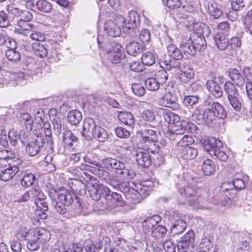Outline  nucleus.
<instances>
[{
    "mask_svg": "<svg viewBox=\"0 0 252 252\" xmlns=\"http://www.w3.org/2000/svg\"><path fill=\"white\" fill-rule=\"evenodd\" d=\"M177 187L181 194L188 199V203L195 209L212 210L215 209V205L211 204L206 201L205 196V193L201 189H196L190 185L185 188H180V185L176 184Z\"/></svg>",
    "mask_w": 252,
    "mask_h": 252,
    "instance_id": "nucleus-1",
    "label": "nucleus"
},
{
    "mask_svg": "<svg viewBox=\"0 0 252 252\" xmlns=\"http://www.w3.org/2000/svg\"><path fill=\"white\" fill-rule=\"evenodd\" d=\"M161 220L159 216L154 215L143 221L142 232L146 237H152L157 241H160L165 236L167 231L166 227L158 224Z\"/></svg>",
    "mask_w": 252,
    "mask_h": 252,
    "instance_id": "nucleus-2",
    "label": "nucleus"
},
{
    "mask_svg": "<svg viewBox=\"0 0 252 252\" xmlns=\"http://www.w3.org/2000/svg\"><path fill=\"white\" fill-rule=\"evenodd\" d=\"M193 32L189 39L194 45L197 51H204L206 48L205 37H208L211 32L209 27L204 23H196L193 26Z\"/></svg>",
    "mask_w": 252,
    "mask_h": 252,
    "instance_id": "nucleus-3",
    "label": "nucleus"
},
{
    "mask_svg": "<svg viewBox=\"0 0 252 252\" xmlns=\"http://www.w3.org/2000/svg\"><path fill=\"white\" fill-rule=\"evenodd\" d=\"M102 162L107 169L110 168L115 169L117 174L122 179L131 180L135 177L134 170L118 159L106 158L103 159Z\"/></svg>",
    "mask_w": 252,
    "mask_h": 252,
    "instance_id": "nucleus-4",
    "label": "nucleus"
},
{
    "mask_svg": "<svg viewBox=\"0 0 252 252\" xmlns=\"http://www.w3.org/2000/svg\"><path fill=\"white\" fill-rule=\"evenodd\" d=\"M204 149L214 159L225 162L228 159L226 153L221 149L222 142L214 137H211L205 141Z\"/></svg>",
    "mask_w": 252,
    "mask_h": 252,
    "instance_id": "nucleus-5",
    "label": "nucleus"
},
{
    "mask_svg": "<svg viewBox=\"0 0 252 252\" xmlns=\"http://www.w3.org/2000/svg\"><path fill=\"white\" fill-rule=\"evenodd\" d=\"M57 200L55 201V208L61 215H64L67 211L65 206H70L73 202L74 195L64 188H60L56 192Z\"/></svg>",
    "mask_w": 252,
    "mask_h": 252,
    "instance_id": "nucleus-6",
    "label": "nucleus"
},
{
    "mask_svg": "<svg viewBox=\"0 0 252 252\" xmlns=\"http://www.w3.org/2000/svg\"><path fill=\"white\" fill-rule=\"evenodd\" d=\"M195 233L192 230H189L177 240L176 247L179 252H195L193 245Z\"/></svg>",
    "mask_w": 252,
    "mask_h": 252,
    "instance_id": "nucleus-7",
    "label": "nucleus"
},
{
    "mask_svg": "<svg viewBox=\"0 0 252 252\" xmlns=\"http://www.w3.org/2000/svg\"><path fill=\"white\" fill-rule=\"evenodd\" d=\"M34 135H36V137L26 146L27 154L32 157L36 156L40 152L45 143V138L43 134L36 131Z\"/></svg>",
    "mask_w": 252,
    "mask_h": 252,
    "instance_id": "nucleus-8",
    "label": "nucleus"
},
{
    "mask_svg": "<svg viewBox=\"0 0 252 252\" xmlns=\"http://www.w3.org/2000/svg\"><path fill=\"white\" fill-rule=\"evenodd\" d=\"M30 193H31V199L34 201L37 207L43 211L48 210V204L45 201L46 196L39 187L32 188L30 190Z\"/></svg>",
    "mask_w": 252,
    "mask_h": 252,
    "instance_id": "nucleus-9",
    "label": "nucleus"
},
{
    "mask_svg": "<svg viewBox=\"0 0 252 252\" xmlns=\"http://www.w3.org/2000/svg\"><path fill=\"white\" fill-rule=\"evenodd\" d=\"M90 170L92 171V174L102 180L105 181L113 188L119 189L120 182L117 180L113 179L108 170H106L105 168H99L98 167L91 168Z\"/></svg>",
    "mask_w": 252,
    "mask_h": 252,
    "instance_id": "nucleus-10",
    "label": "nucleus"
},
{
    "mask_svg": "<svg viewBox=\"0 0 252 252\" xmlns=\"http://www.w3.org/2000/svg\"><path fill=\"white\" fill-rule=\"evenodd\" d=\"M215 45L218 50L230 56L229 40L225 34L218 32L214 37Z\"/></svg>",
    "mask_w": 252,
    "mask_h": 252,
    "instance_id": "nucleus-11",
    "label": "nucleus"
},
{
    "mask_svg": "<svg viewBox=\"0 0 252 252\" xmlns=\"http://www.w3.org/2000/svg\"><path fill=\"white\" fill-rule=\"evenodd\" d=\"M96 123L91 118H87L85 119L83 125V131L82 134L86 137L88 140L91 139L94 134V131L96 130L97 126Z\"/></svg>",
    "mask_w": 252,
    "mask_h": 252,
    "instance_id": "nucleus-12",
    "label": "nucleus"
},
{
    "mask_svg": "<svg viewBox=\"0 0 252 252\" xmlns=\"http://www.w3.org/2000/svg\"><path fill=\"white\" fill-rule=\"evenodd\" d=\"M83 158L85 162L92 164L94 166H90L83 163L78 167L80 170H87L92 173V171L90 170L91 168L98 167L99 168H105L104 167L102 166L101 164L97 163L95 155L92 153H87Z\"/></svg>",
    "mask_w": 252,
    "mask_h": 252,
    "instance_id": "nucleus-13",
    "label": "nucleus"
},
{
    "mask_svg": "<svg viewBox=\"0 0 252 252\" xmlns=\"http://www.w3.org/2000/svg\"><path fill=\"white\" fill-rule=\"evenodd\" d=\"M21 237L27 241V248L31 251H35L38 250L41 245L37 237H35L32 229L27 232L25 235H21Z\"/></svg>",
    "mask_w": 252,
    "mask_h": 252,
    "instance_id": "nucleus-14",
    "label": "nucleus"
},
{
    "mask_svg": "<svg viewBox=\"0 0 252 252\" xmlns=\"http://www.w3.org/2000/svg\"><path fill=\"white\" fill-rule=\"evenodd\" d=\"M8 137L10 144L13 146H15L19 140H21L22 143L26 145L28 142L27 139L28 137V133L22 130L18 134L17 131L11 130L9 131Z\"/></svg>",
    "mask_w": 252,
    "mask_h": 252,
    "instance_id": "nucleus-15",
    "label": "nucleus"
},
{
    "mask_svg": "<svg viewBox=\"0 0 252 252\" xmlns=\"http://www.w3.org/2000/svg\"><path fill=\"white\" fill-rule=\"evenodd\" d=\"M162 104L165 107L172 108L174 110H178L180 105L177 103V98L175 94L171 92H168L164 94L162 98Z\"/></svg>",
    "mask_w": 252,
    "mask_h": 252,
    "instance_id": "nucleus-16",
    "label": "nucleus"
},
{
    "mask_svg": "<svg viewBox=\"0 0 252 252\" xmlns=\"http://www.w3.org/2000/svg\"><path fill=\"white\" fill-rule=\"evenodd\" d=\"M140 24V16L135 11L129 12L126 21V32L128 30L134 29Z\"/></svg>",
    "mask_w": 252,
    "mask_h": 252,
    "instance_id": "nucleus-17",
    "label": "nucleus"
},
{
    "mask_svg": "<svg viewBox=\"0 0 252 252\" xmlns=\"http://www.w3.org/2000/svg\"><path fill=\"white\" fill-rule=\"evenodd\" d=\"M135 158L138 164L142 167L148 168L151 165L152 157L143 150L136 153Z\"/></svg>",
    "mask_w": 252,
    "mask_h": 252,
    "instance_id": "nucleus-18",
    "label": "nucleus"
},
{
    "mask_svg": "<svg viewBox=\"0 0 252 252\" xmlns=\"http://www.w3.org/2000/svg\"><path fill=\"white\" fill-rule=\"evenodd\" d=\"M105 32L110 36H119L122 32L121 28L112 20L107 21L104 24Z\"/></svg>",
    "mask_w": 252,
    "mask_h": 252,
    "instance_id": "nucleus-19",
    "label": "nucleus"
},
{
    "mask_svg": "<svg viewBox=\"0 0 252 252\" xmlns=\"http://www.w3.org/2000/svg\"><path fill=\"white\" fill-rule=\"evenodd\" d=\"M18 26V28L15 29V32L25 35H27L31 32H33L35 29L34 25L30 22L23 20H19Z\"/></svg>",
    "mask_w": 252,
    "mask_h": 252,
    "instance_id": "nucleus-20",
    "label": "nucleus"
},
{
    "mask_svg": "<svg viewBox=\"0 0 252 252\" xmlns=\"http://www.w3.org/2000/svg\"><path fill=\"white\" fill-rule=\"evenodd\" d=\"M207 106L210 107L213 113L216 115V118L224 119L226 118L227 112L221 104L217 102H208Z\"/></svg>",
    "mask_w": 252,
    "mask_h": 252,
    "instance_id": "nucleus-21",
    "label": "nucleus"
},
{
    "mask_svg": "<svg viewBox=\"0 0 252 252\" xmlns=\"http://www.w3.org/2000/svg\"><path fill=\"white\" fill-rule=\"evenodd\" d=\"M68 185L72 191L76 194L82 195L86 193L87 184L76 179H70Z\"/></svg>",
    "mask_w": 252,
    "mask_h": 252,
    "instance_id": "nucleus-22",
    "label": "nucleus"
},
{
    "mask_svg": "<svg viewBox=\"0 0 252 252\" xmlns=\"http://www.w3.org/2000/svg\"><path fill=\"white\" fill-rule=\"evenodd\" d=\"M206 86L210 93L216 98H220L223 92L219 84L214 80H209L206 82Z\"/></svg>",
    "mask_w": 252,
    "mask_h": 252,
    "instance_id": "nucleus-23",
    "label": "nucleus"
},
{
    "mask_svg": "<svg viewBox=\"0 0 252 252\" xmlns=\"http://www.w3.org/2000/svg\"><path fill=\"white\" fill-rule=\"evenodd\" d=\"M216 121V115L213 113L210 107L205 108L202 112L200 124L211 126Z\"/></svg>",
    "mask_w": 252,
    "mask_h": 252,
    "instance_id": "nucleus-24",
    "label": "nucleus"
},
{
    "mask_svg": "<svg viewBox=\"0 0 252 252\" xmlns=\"http://www.w3.org/2000/svg\"><path fill=\"white\" fill-rule=\"evenodd\" d=\"M35 237H37L41 244H44L49 241L51 238V234L49 230L43 228H36L32 229Z\"/></svg>",
    "mask_w": 252,
    "mask_h": 252,
    "instance_id": "nucleus-25",
    "label": "nucleus"
},
{
    "mask_svg": "<svg viewBox=\"0 0 252 252\" xmlns=\"http://www.w3.org/2000/svg\"><path fill=\"white\" fill-rule=\"evenodd\" d=\"M157 133L155 130L150 128H145L141 131L140 145L143 143L157 141Z\"/></svg>",
    "mask_w": 252,
    "mask_h": 252,
    "instance_id": "nucleus-26",
    "label": "nucleus"
},
{
    "mask_svg": "<svg viewBox=\"0 0 252 252\" xmlns=\"http://www.w3.org/2000/svg\"><path fill=\"white\" fill-rule=\"evenodd\" d=\"M103 241L105 242L104 244V252H119L120 249V245L123 243L125 244V241L118 240L116 241L115 245H113L110 243V240L109 238H103Z\"/></svg>",
    "mask_w": 252,
    "mask_h": 252,
    "instance_id": "nucleus-27",
    "label": "nucleus"
},
{
    "mask_svg": "<svg viewBox=\"0 0 252 252\" xmlns=\"http://www.w3.org/2000/svg\"><path fill=\"white\" fill-rule=\"evenodd\" d=\"M197 155V150L191 146L183 147L180 151L181 157L185 160L193 159Z\"/></svg>",
    "mask_w": 252,
    "mask_h": 252,
    "instance_id": "nucleus-28",
    "label": "nucleus"
},
{
    "mask_svg": "<svg viewBox=\"0 0 252 252\" xmlns=\"http://www.w3.org/2000/svg\"><path fill=\"white\" fill-rule=\"evenodd\" d=\"M19 171V168L17 166H11L0 172V178L3 181H8L12 179Z\"/></svg>",
    "mask_w": 252,
    "mask_h": 252,
    "instance_id": "nucleus-29",
    "label": "nucleus"
},
{
    "mask_svg": "<svg viewBox=\"0 0 252 252\" xmlns=\"http://www.w3.org/2000/svg\"><path fill=\"white\" fill-rule=\"evenodd\" d=\"M140 148L146 152H148L149 154L152 153L155 155L159 152V146L157 143V141L148 142L143 143L140 145Z\"/></svg>",
    "mask_w": 252,
    "mask_h": 252,
    "instance_id": "nucleus-30",
    "label": "nucleus"
},
{
    "mask_svg": "<svg viewBox=\"0 0 252 252\" xmlns=\"http://www.w3.org/2000/svg\"><path fill=\"white\" fill-rule=\"evenodd\" d=\"M118 118L122 123L130 127H133V126L134 125V117L129 112H120L118 114Z\"/></svg>",
    "mask_w": 252,
    "mask_h": 252,
    "instance_id": "nucleus-31",
    "label": "nucleus"
},
{
    "mask_svg": "<svg viewBox=\"0 0 252 252\" xmlns=\"http://www.w3.org/2000/svg\"><path fill=\"white\" fill-rule=\"evenodd\" d=\"M229 76L236 86L241 87L245 83V80L243 76L240 74L238 70L236 69H231L229 71Z\"/></svg>",
    "mask_w": 252,
    "mask_h": 252,
    "instance_id": "nucleus-32",
    "label": "nucleus"
},
{
    "mask_svg": "<svg viewBox=\"0 0 252 252\" xmlns=\"http://www.w3.org/2000/svg\"><path fill=\"white\" fill-rule=\"evenodd\" d=\"M180 49L185 55L187 54L191 56H194L198 52L195 48L194 45L189 39L187 42L183 43L180 45Z\"/></svg>",
    "mask_w": 252,
    "mask_h": 252,
    "instance_id": "nucleus-33",
    "label": "nucleus"
},
{
    "mask_svg": "<svg viewBox=\"0 0 252 252\" xmlns=\"http://www.w3.org/2000/svg\"><path fill=\"white\" fill-rule=\"evenodd\" d=\"M127 53L132 56H136L140 54L142 51V47L137 42L129 43L126 46Z\"/></svg>",
    "mask_w": 252,
    "mask_h": 252,
    "instance_id": "nucleus-34",
    "label": "nucleus"
},
{
    "mask_svg": "<svg viewBox=\"0 0 252 252\" xmlns=\"http://www.w3.org/2000/svg\"><path fill=\"white\" fill-rule=\"evenodd\" d=\"M179 60H175L174 61H168L160 58L159 59V63L162 68L170 70L172 68H176L179 69L181 62Z\"/></svg>",
    "mask_w": 252,
    "mask_h": 252,
    "instance_id": "nucleus-35",
    "label": "nucleus"
},
{
    "mask_svg": "<svg viewBox=\"0 0 252 252\" xmlns=\"http://www.w3.org/2000/svg\"><path fill=\"white\" fill-rule=\"evenodd\" d=\"M167 53L169 57H172L174 60H181L183 57V55L181 50L179 49L174 44H169L167 47Z\"/></svg>",
    "mask_w": 252,
    "mask_h": 252,
    "instance_id": "nucleus-36",
    "label": "nucleus"
},
{
    "mask_svg": "<svg viewBox=\"0 0 252 252\" xmlns=\"http://www.w3.org/2000/svg\"><path fill=\"white\" fill-rule=\"evenodd\" d=\"M187 227L186 222L182 219L177 220L172 226L171 230L174 235L180 234L184 231Z\"/></svg>",
    "mask_w": 252,
    "mask_h": 252,
    "instance_id": "nucleus-37",
    "label": "nucleus"
},
{
    "mask_svg": "<svg viewBox=\"0 0 252 252\" xmlns=\"http://www.w3.org/2000/svg\"><path fill=\"white\" fill-rule=\"evenodd\" d=\"M202 170L205 175L210 176L215 171V165L211 159H206L203 163Z\"/></svg>",
    "mask_w": 252,
    "mask_h": 252,
    "instance_id": "nucleus-38",
    "label": "nucleus"
},
{
    "mask_svg": "<svg viewBox=\"0 0 252 252\" xmlns=\"http://www.w3.org/2000/svg\"><path fill=\"white\" fill-rule=\"evenodd\" d=\"M81 113L77 110L71 111L68 114L67 120L72 125H78L82 120Z\"/></svg>",
    "mask_w": 252,
    "mask_h": 252,
    "instance_id": "nucleus-39",
    "label": "nucleus"
},
{
    "mask_svg": "<svg viewBox=\"0 0 252 252\" xmlns=\"http://www.w3.org/2000/svg\"><path fill=\"white\" fill-rule=\"evenodd\" d=\"M32 48L34 53L41 58H44L47 55V49L39 42H35L32 43Z\"/></svg>",
    "mask_w": 252,
    "mask_h": 252,
    "instance_id": "nucleus-40",
    "label": "nucleus"
},
{
    "mask_svg": "<svg viewBox=\"0 0 252 252\" xmlns=\"http://www.w3.org/2000/svg\"><path fill=\"white\" fill-rule=\"evenodd\" d=\"M35 6L39 11L44 13H49L52 9L51 3L46 0H38L35 3Z\"/></svg>",
    "mask_w": 252,
    "mask_h": 252,
    "instance_id": "nucleus-41",
    "label": "nucleus"
},
{
    "mask_svg": "<svg viewBox=\"0 0 252 252\" xmlns=\"http://www.w3.org/2000/svg\"><path fill=\"white\" fill-rule=\"evenodd\" d=\"M223 87L224 92L227 94L228 98L239 94L237 89L231 82H226Z\"/></svg>",
    "mask_w": 252,
    "mask_h": 252,
    "instance_id": "nucleus-42",
    "label": "nucleus"
},
{
    "mask_svg": "<svg viewBox=\"0 0 252 252\" xmlns=\"http://www.w3.org/2000/svg\"><path fill=\"white\" fill-rule=\"evenodd\" d=\"M132 184L136 189L142 200L149 195L151 188L149 186L142 184H138L137 185H134L133 183Z\"/></svg>",
    "mask_w": 252,
    "mask_h": 252,
    "instance_id": "nucleus-43",
    "label": "nucleus"
},
{
    "mask_svg": "<svg viewBox=\"0 0 252 252\" xmlns=\"http://www.w3.org/2000/svg\"><path fill=\"white\" fill-rule=\"evenodd\" d=\"M17 42L6 35L0 33V46H5L6 48L16 47Z\"/></svg>",
    "mask_w": 252,
    "mask_h": 252,
    "instance_id": "nucleus-44",
    "label": "nucleus"
},
{
    "mask_svg": "<svg viewBox=\"0 0 252 252\" xmlns=\"http://www.w3.org/2000/svg\"><path fill=\"white\" fill-rule=\"evenodd\" d=\"M15 158L14 153L10 150L0 151V165L5 166L4 164L5 161L8 162Z\"/></svg>",
    "mask_w": 252,
    "mask_h": 252,
    "instance_id": "nucleus-45",
    "label": "nucleus"
},
{
    "mask_svg": "<svg viewBox=\"0 0 252 252\" xmlns=\"http://www.w3.org/2000/svg\"><path fill=\"white\" fill-rule=\"evenodd\" d=\"M16 47L17 46L14 47L7 48L8 49L5 52V56L9 61L16 62L21 59L20 53L15 50Z\"/></svg>",
    "mask_w": 252,
    "mask_h": 252,
    "instance_id": "nucleus-46",
    "label": "nucleus"
},
{
    "mask_svg": "<svg viewBox=\"0 0 252 252\" xmlns=\"http://www.w3.org/2000/svg\"><path fill=\"white\" fill-rule=\"evenodd\" d=\"M94 134H93V137L95 138L100 142H104L108 138V134L107 131L103 128L98 126L96 130L94 131Z\"/></svg>",
    "mask_w": 252,
    "mask_h": 252,
    "instance_id": "nucleus-47",
    "label": "nucleus"
},
{
    "mask_svg": "<svg viewBox=\"0 0 252 252\" xmlns=\"http://www.w3.org/2000/svg\"><path fill=\"white\" fill-rule=\"evenodd\" d=\"M241 45V40L238 36H234L229 41L230 56H233L236 53V50Z\"/></svg>",
    "mask_w": 252,
    "mask_h": 252,
    "instance_id": "nucleus-48",
    "label": "nucleus"
},
{
    "mask_svg": "<svg viewBox=\"0 0 252 252\" xmlns=\"http://www.w3.org/2000/svg\"><path fill=\"white\" fill-rule=\"evenodd\" d=\"M126 197L129 200L131 203L134 204L140 203L142 201V199L140 197L139 193L135 188L131 189L130 192L126 194Z\"/></svg>",
    "mask_w": 252,
    "mask_h": 252,
    "instance_id": "nucleus-49",
    "label": "nucleus"
},
{
    "mask_svg": "<svg viewBox=\"0 0 252 252\" xmlns=\"http://www.w3.org/2000/svg\"><path fill=\"white\" fill-rule=\"evenodd\" d=\"M163 117L164 120L169 124H175L180 120V118L178 115L171 112L164 113Z\"/></svg>",
    "mask_w": 252,
    "mask_h": 252,
    "instance_id": "nucleus-50",
    "label": "nucleus"
},
{
    "mask_svg": "<svg viewBox=\"0 0 252 252\" xmlns=\"http://www.w3.org/2000/svg\"><path fill=\"white\" fill-rule=\"evenodd\" d=\"M145 84L148 90L155 91L159 89L160 84L154 77L147 79L145 81Z\"/></svg>",
    "mask_w": 252,
    "mask_h": 252,
    "instance_id": "nucleus-51",
    "label": "nucleus"
},
{
    "mask_svg": "<svg viewBox=\"0 0 252 252\" xmlns=\"http://www.w3.org/2000/svg\"><path fill=\"white\" fill-rule=\"evenodd\" d=\"M156 117V113L154 109H145L141 113L142 119L147 122H153Z\"/></svg>",
    "mask_w": 252,
    "mask_h": 252,
    "instance_id": "nucleus-52",
    "label": "nucleus"
},
{
    "mask_svg": "<svg viewBox=\"0 0 252 252\" xmlns=\"http://www.w3.org/2000/svg\"><path fill=\"white\" fill-rule=\"evenodd\" d=\"M35 179V176L32 173L25 174L21 181L22 187L25 188L32 186Z\"/></svg>",
    "mask_w": 252,
    "mask_h": 252,
    "instance_id": "nucleus-53",
    "label": "nucleus"
},
{
    "mask_svg": "<svg viewBox=\"0 0 252 252\" xmlns=\"http://www.w3.org/2000/svg\"><path fill=\"white\" fill-rule=\"evenodd\" d=\"M141 60L143 64L149 66L155 63L156 58L153 53L148 52L143 55Z\"/></svg>",
    "mask_w": 252,
    "mask_h": 252,
    "instance_id": "nucleus-54",
    "label": "nucleus"
},
{
    "mask_svg": "<svg viewBox=\"0 0 252 252\" xmlns=\"http://www.w3.org/2000/svg\"><path fill=\"white\" fill-rule=\"evenodd\" d=\"M83 248L81 244L73 243L64 246L63 252H81Z\"/></svg>",
    "mask_w": 252,
    "mask_h": 252,
    "instance_id": "nucleus-55",
    "label": "nucleus"
},
{
    "mask_svg": "<svg viewBox=\"0 0 252 252\" xmlns=\"http://www.w3.org/2000/svg\"><path fill=\"white\" fill-rule=\"evenodd\" d=\"M165 68L159 70L155 74V78L160 84H163L166 82L168 77V74Z\"/></svg>",
    "mask_w": 252,
    "mask_h": 252,
    "instance_id": "nucleus-56",
    "label": "nucleus"
},
{
    "mask_svg": "<svg viewBox=\"0 0 252 252\" xmlns=\"http://www.w3.org/2000/svg\"><path fill=\"white\" fill-rule=\"evenodd\" d=\"M228 99L230 104L234 109L236 111H239L241 110L242 108V103L240 99V96L239 94L238 95L233 96V97Z\"/></svg>",
    "mask_w": 252,
    "mask_h": 252,
    "instance_id": "nucleus-57",
    "label": "nucleus"
},
{
    "mask_svg": "<svg viewBox=\"0 0 252 252\" xmlns=\"http://www.w3.org/2000/svg\"><path fill=\"white\" fill-rule=\"evenodd\" d=\"M109 200L116 203V206H123L125 204L121 195L117 192H112L110 194Z\"/></svg>",
    "mask_w": 252,
    "mask_h": 252,
    "instance_id": "nucleus-58",
    "label": "nucleus"
},
{
    "mask_svg": "<svg viewBox=\"0 0 252 252\" xmlns=\"http://www.w3.org/2000/svg\"><path fill=\"white\" fill-rule=\"evenodd\" d=\"M87 189L90 192V195L94 200H98L100 198V192L98 191V185L94 186L93 184L87 187Z\"/></svg>",
    "mask_w": 252,
    "mask_h": 252,
    "instance_id": "nucleus-59",
    "label": "nucleus"
},
{
    "mask_svg": "<svg viewBox=\"0 0 252 252\" xmlns=\"http://www.w3.org/2000/svg\"><path fill=\"white\" fill-rule=\"evenodd\" d=\"M252 11H249L244 21V27L247 32L252 35Z\"/></svg>",
    "mask_w": 252,
    "mask_h": 252,
    "instance_id": "nucleus-60",
    "label": "nucleus"
},
{
    "mask_svg": "<svg viewBox=\"0 0 252 252\" xmlns=\"http://www.w3.org/2000/svg\"><path fill=\"white\" fill-rule=\"evenodd\" d=\"M211 15L215 19L220 18L222 14V11L217 6V4L212 3L208 7Z\"/></svg>",
    "mask_w": 252,
    "mask_h": 252,
    "instance_id": "nucleus-61",
    "label": "nucleus"
},
{
    "mask_svg": "<svg viewBox=\"0 0 252 252\" xmlns=\"http://www.w3.org/2000/svg\"><path fill=\"white\" fill-rule=\"evenodd\" d=\"M97 43H98L99 47L100 48H101L104 52H105L109 55L110 53V52L111 50V49H112V47L113 46V43L114 42H108L106 41H104L103 42H101L100 41L99 37H97Z\"/></svg>",
    "mask_w": 252,
    "mask_h": 252,
    "instance_id": "nucleus-62",
    "label": "nucleus"
},
{
    "mask_svg": "<svg viewBox=\"0 0 252 252\" xmlns=\"http://www.w3.org/2000/svg\"><path fill=\"white\" fill-rule=\"evenodd\" d=\"M131 90L135 95L140 97L144 95L146 92L145 88L139 83L133 84Z\"/></svg>",
    "mask_w": 252,
    "mask_h": 252,
    "instance_id": "nucleus-63",
    "label": "nucleus"
},
{
    "mask_svg": "<svg viewBox=\"0 0 252 252\" xmlns=\"http://www.w3.org/2000/svg\"><path fill=\"white\" fill-rule=\"evenodd\" d=\"M20 119L25 123L27 130L31 131L32 129V121L31 120V115L28 113H23L20 116Z\"/></svg>",
    "mask_w": 252,
    "mask_h": 252,
    "instance_id": "nucleus-64",
    "label": "nucleus"
}]
</instances>
